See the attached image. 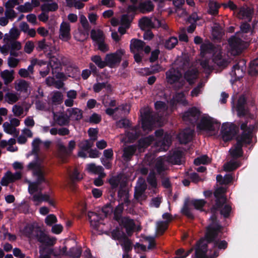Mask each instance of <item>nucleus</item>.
I'll return each mask as SVG.
<instances>
[{
	"label": "nucleus",
	"mask_w": 258,
	"mask_h": 258,
	"mask_svg": "<svg viewBox=\"0 0 258 258\" xmlns=\"http://www.w3.org/2000/svg\"><path fill=\"white\" fill-rule=\"evenodd\" d=\"M210 220L205 239L202 238L197 243L196 258H216L219 255V250H224L228 247V242L221 239L223 227L215 215L211 216Z\"/></svg>",
	"instance_id": "f257e3e1"
},
{
	"label": "nucleus",
	"mask_w": 258,
	"mask_h": 258,
	"mask_svg": "<svg viewBox=\"0 0 258 258\" xmlns=\"http://www.w3.org/2000/svg\"><path fill=\"white\" fill-rule=\"evenodd\" d=\"M206 203L207 202L203 199H192L189 200V199H186L181 209V213L188 218L193 219H194V216L188 207V204H189L194 206L195 209L202 211H203V207Z\"/></svg>",
	"instance_id": "f03ea898"
},
{
	"label": "nucleus",
	"mask_w": 258,
	"mask_h": 258,
	"mask_svg": "<svg viewBox=\"0 0 258 258\" xmlns=\"http://www.w3.org/2000/svg\"><path fill=\"white\" fill-rule=\"evenodd\" d=\"M220 125V123L215 120L212 117L209 116H203L197 125V129L200 131L213 132H215Z\"/></svg>",
	"instance_id": "7ed1b4c3"
},
{
	"label": "nucleus",
	"mask_w": 258,
	"mask_h": 258,
	"mask_svg": "<svg viewBox=\"0 0 258 258\" xmlns=\"http://www.w3.org/2000/svg\"><path fill=\"white\" fill-rule=\"evenodd\" d=\"M124 53L125 50L124 49H119L114 53L107 54L105 57L106 66L110 68H113L118 66Z\"/></svg>",
	"instance_id": "20e7f679"
},
{
	"label": "nucleus",
	"mask_w": 258,
	"mask_h": 258,
	"mask_svg": "<svg viewBox=\"0 0 258 258\" xmlns=\"http://www.w3.org/2000/svg\"><path fill=\"white\" fill-rule=\"evenodd\" d=\"M238 131V127L233 123H223L221 131L223 140L226 142L231 141L236 136Z\"/></svg>",
	"instance_id": "39448f33"
},
{
	"label": "nucleus",
	"mask_w": 258,
	"mask_h": 258,
	"mask_svg": "<svg viewBox=\"0 0 258 258\" xmlns=\"http://www.w3.org/2000/svg\"><path fill=\"white\" fill-rule=\"evenodd\" d=\"M245 64L246 61L244 59H242L240 60L232 67V71L230 73L232 78L230 80L232 84L243 78L244 74L243 68L245 67Z\"/></svg>",
	"instance_id": "423d86ee"
},
{
	"label": "nucleus",
	"mask_w": 258,
	"mask_h": 258,
	"mask_svg": "<svg viewBox=\"0 0 258 258\" xmlns=\"http://www.w3.org/2000/svg\"><path fill=\"white\" fill-rule=\"evenodd\" d=\"M201 114L200 110L196 107L189 108L184 112L182 118L183 121L191 124H195L199 120Z\"/></svg>",
	"instance_id": "0eeeda50"
},
{
	"label": "nucleus",
	"mask_w": 258,
	"mask_h": 258,
	"mask_svg": "<svg viewBox=\"0 0 258 258\" xmlns=\"http://www.w3.org/2000/svg\"><path fill=\"white\" fill-rule=\"evenodd\" d=\"M156 137L159 138L157 145L160 146L164 150H167L171 144V137L167 134H164L163 129H159L155 132Z\"/></svg>",
	"instance_id": "6e6552de"
},
{
	"label": "nucleus",
	"mask_w": 258,
	"mask_h": 258,
	"mask_svg": "<svg viewBox=\"0 0 258 258\" xmlns=\"http://www.w3.org/2000/svg\"><path fill=\"white\" fill-rule=\"evenodd\" d=\"M33 237L37 239L39 242L46 246H53L56 240L55 238H50L43 231L39 228L35 230Z\"/></svg>",
	"instance_id": "1a4fd4ad"
},
{
	"label": "nucleus",
	"mask_w": 258,
	"mask_h": 258,
	"mask_svg": "<svg viewBox=\"0 0 258 258\" xmlns=\"http://www.w3.org/2000/svg\"><path fill=\"white\" fill-rule=\"evenodd\" d=\"M142 116V127L144 131H151L155 123V118L149 111H145Z\"/></svg>",
	"instance_id": "9d476101"
},
{
	"label": "nucleus",
	"mask_w": 258,
	"mask_h": 258,
	"mask_svg": "<svg viewBox=\"0 0 258 258\" xmlns=\"http://www.w3.org/2000/svg\"><path fill=\"white\" fill-rule=\"evenodd\" d=\"M246 97L244 95H241L237 100L236 106L237 114L239 117H244L249 112V110L246 106Z\"/></svg>",
	"instance_id": "9b49d317"
},
{
	"label": "nucleus",
	"mask_w": 258,
	"mask_h": 258,
	"mask_svg": "<svg viewBox=\"0 0 258 258\" xmlns=\"http://www.w3.org/2000/svg\"><path fill=\"white\" fill-rule=\"evenodd\" d=\"M225 188L222 186L217 188L214 192V196L216 199L215 205L217 208L220 207L227 202V198L225 195Z\"/></svg>",
	"instance_id": "f8f14e48"
},
{
	"label": "nucleus",
	"mask_w": 258,
	"mask_h": 258,
	"mask_svg": "<svg viewBox=\"0 0 258 258\" xmlns=\"http://www.w3.org/2000/svg\"><path fill=\"white\" fill-rule=\"evenodd\" d=\"M88 219L90 221L91 226L94 229H98L100 223V221L103 220L105 217L104 214H97L94 212L89 211L87 214Z\"/></svg>",
	"instance_id": "ddd939ff"
},
{
	"label": "nucleus",
	"mask_w": 258,
	"mask_h": 258,
	"mask_svg": "<svg viewBox=\"0 0 258 258\" xmlns=\"http://www.w3.org/2000/svg\"><path fill=\"white\" fill-rule=\"evenodd\" d=\"M154 5L150 0H144L140 2L138 4V12L143 14L153 12Z\"/></svg>",
	"instance_id": "4468645a"
},
{
	"label": "nucleus",
	"mask_w": 258,
	"mask_h": 258,
	"mask_svg": "<svg viewBox=\"0 0 258 258\" xmlns=\"http://www.w3.org/2000/svg\"><path fill=\"white\" fill-rule=\"evenodd\" d=\"M231 210V206L229 204H226V203L222 205V206L219 208H217L216 207V205H214L211 208V211L212 213V216L214 214L216 216H217L215 212L217 211H220V214L223 216L224 218H228L230 216ZM216 217L217 218V217Z\"/></svg>",
	"instance_id": "2eb2a0df"
},
{
	"label": "nucleus",
	"mask_w": 258,
	"mask_h": 258,
	"mask_svg": "<svg viewBox=\"0 0 258 258\" xmlns=\"http://www.w3.org/2000/svg\"><path fill=\"white\" fill-rule=\"evenodd\" d=\"M167 82L170 84L178 82L181 78V74L178 70L171 68L166 73Z\"/></svg>",
	"instance_id": "dca6fc26"
},
{
	"label": "nucleus",
	"mask_w": 258,
	"mask_h": 258,
	"mask_svg": "<svg viewBox=\"0 0 258 258\" xmlns=\"http://www.w3.org/2000/svg\"><path fill=\"white\" fill-rule=\"evenodd\" d=\"M253 14V9L248 7H242L237 12V15L239 19L246 20L248 22H251Z\"/></svg>",
	"instance_id": "f3484780"
},
{
	"label": "nucleus",
	"mask_w": 258,
	"mask_h": 258,
	"mask_svg": "<svg viewBox=\"0 0 258 258\" xmlns=\"http://www.w3.org/2000/svg\"><path fill=\"white\" fill-rule=\"evenodd\" d=\"M120 224L125 229L126 232L131 235L134 231L135 223L133 219L128 217H123L119 221Z\"/></svg>",
	"instance_id": "a211bd4d"
},
{
	"label": "nucleus",
	"mask_w": 258,
	"mask_h": 258,
	"mask_svg": "<svg viewBox=\"0 0 258 258\" xmlns=\"http://www.w3.org/2000/svg\"><path fill=\"white\" fill-rule=\"evenodd\" d=\"M70 31L71 28L69 23L62 22L60 25L59 30L60 38L66 41L69 40L71 38Z\"/></svg>",
	"instance_id": "6ab92c4d"
},
{
	"label": "nucleus",
	"mask_w": 258,
	"mask_h": 258,
	"mask_svg": "<svg viewBox=\"0 0 258 258\" xmlns=\"http://www.w3.org/2000/svg\"><path fill=\"white\" fill-rule=\"evenodd\" d=\"M242 42L243 41L240 38L235 36L231 37L228 40V43L232 50H235L237 53L241 51Z\"/></svg>",
	"instance_id": "aec40b11"
},
{
	"label": "nucleus",
	"mask_w": 258,
	"mask_h": 258,
	"mask_svg": "<svg viewBox=\"0 0 258 258\" xmlns=\"http://www.w3.org/2000/svg\"><path fill=\"white\" fill-rule=\"evenodd\" d=\"M194 131L190 128H186L180 134L179 139L181 144H186L192 140Z\"/></svg>",
	"instance_id": "412c9836"
},
{
	"label": "nucleus",
	"mask_w": 258,
	"mask_h": 258,
	"mask_svg": "<svg viewBox=\"0 0 258 258\" xmlns=\"http://www.w3.org/2000/svg\"><path fill=\"white\" fill-rule=\"evenodd\" d=\"M69 113V117L70 120L79 121L83 117V112L82 110L78 108H71L67 110Z\"/></svg>",
	"instance_id": "4be33fe9"
},
{
	"label": "nucleus",
	"mask_w": 258,
	"mask_h": 258,
	"mask_svg": "<svg viewBox=\"0 0 258 258\" xmlns=\"http://www.w3.org/2000/svg\"><path fill=\"white\" fill-rule=\"evenodd\" d=\"M136 151V147L134 145L128 146L123 149L122 158L125 162H128L131 160L133 156Z\"/></svg>",
	"instance_id": "5701e85b"
},
{
	"label": "nucleus",
	"mask_w": 258,
	"mask_h": 258,
	"mask_svg": "<svg viewBox=\"0 0 258 258\" xmlns=\"http://www.w3.org/2000/svg\"><path fill=\"white\" fill-rule=\"evenodd\" d=\"M182 153L180 151H174L172 155L167 157V161L174 165H180Z\"/></svg>",
	"instance_id": "b1692460"
},
{
	"label": "nucleus",
	"mask_w": 258,
	"mask_h": 258,
	"mask_svg": "<svg viewBox=\"0 0 258 258\" xmlns=\"http://www.w3.org/2000/svg\"><path fill=\"white\" fill-rule=\"evenodd\" d=\"M76 145V142L74 140H71L69 143L68 148L64 145L60 144L59 146V150L66 155H70L75 148Z\"/></svg>",
	"instance_id": "393cba45"
},
{
	"label": "nucleus",
	"mask_w": 258,
	"mask_h": 258,
	"mask_svg": "<svg viewBox=\"0 0 258 258\" xmlns=\"http://www.w3.org/2000/svg\"><path fill=\"white\" fill-rule=\"evenodd\" d=\"M87 169L89 173L99 174L101 176L103 173L104 169L101 166H96L94 163H90L87 165Z\"/></svg>",
	"instance_id": "a878e982"
},
{
	"label": "nucleus",
	"mask_w": 258,
	"mask_h": 258,
	"mask_svg": "<svg viewBox=\"0 0 258 258\" xmlns=\"http://www.w3.org/2000/svg\"><path fill=\"white\" fill-rule=\"evenodd\" d=\"M145 45V43L143 41L137 39H133L131 41L130 49L132 52H133V49L137 51H140L143 50Z\"/></svg>",
	"instance_id": "bb28decb"
},
{
	"label": "nucleus",
	"mask_w": 258,
	"mask_h": 258,
	"mask_svg": "<svg viewBox=\"0 0 258 258\" xmlns=\"http://www.w3.org/2000/svg\"><path fill=\"white\" fill-rule=\"evenodd\" d=\"M184 79L190 85L195 83V81L197 77V72L194 70L187 71L184 75Z\"/></svg>",
	"instance_id": "cd10ccee"
},
{
	"label": "nucleus",
	"mask_w": 258,
	"mask_h": 258,
	"mask_svg": "<svg viewBox=\"0 0 258 258\" xmlns=\"http://www.w3.org/2000/svg\"><path fill=\"white\" fill-rule=\"evenodd\" d=\"M155 140V138L153 136H149L146 137L142 138L139 141V146L140 148H146L151 145Z\"/></svg>",
	"instance_id": "c85d7f7f"
},
{
	"label": "nucleus",
	"mask_w": 258,
	"mask_h": 258,
	"mask_svg": "<svg viewBox=\"0 0 258 258\" xmlns=\"http://www.w3.org/2000/svg\"><path fill=\"white\" fill-rule=\"evenodd\" d=\"M252 128H249L247 131L242 132L238 138L242 140V142H244L245 144L250 145L252 141Z\"/></svg>",
	"instance_id": "c756f323"
},
{
	"label": "nucleus",
	"mask_w": 258,
	"mask_h": 258,
	"mask_svg": "<svg viewBox=\"0 0 258 258\" xmlns=\"http://www.w3.org/2000/svg\"><path fill=\"white\" fill-rule=\"evenodd\" d=\"M155 168L158 175H164V172L166 169L164 161L161 159H158L155 165Z\"/></svg>",
	"instance_id": "7c9ffc66"
},
{
	"label": "nucleus",
	"mask_w": 258,
	"mask_h": 258,
	"mask_svg": "<svg viewBox=\"0 0 258 258\" xmlns=\"http://www.w3.org/2000/svg\"><path fill=\"white\" fill-rule=\"evenodd\" d=\"M58 5L56 3H45L41 6V10L43 12L48 13L54 12L58 9Z\"/></svg>",
	"instance_id": "2f4dec72"
},
{
	"label": "nucleus",
	"mask_w": 258,
	"mask_h": 258,
	"mask_svg": "<svg viewBox=\"0 0 258 258\" xmlns=\"http://www.w3.org/2000/svg\"><path fill=\"white\" fill-rule=\"evenodd\" d=\"M91 38L97 43L104 40L103 33L100 30L96 31L95 30L93 29L91 31Z\"/></svg>",
	"instance_id": "473e14b6"
},
{
	"label": "nucleus",
	"mask_w": 258,
	"mask_h": 258,
	"mask_svg": "<svg viewBox=\"0 0 258 258\" xmlns=\"http://www.w3.org/2000/svg\"><path fill=\"white\" fill-rule=\"evenodd\" d=\"M29 87V84L24 80H20L16 84L15 89L17 91L27 93Z\"/></svg>",
	"instance_id": "72a5a7b5"
},
{
	"label": "nucleus",
	"mask_w": 258,
	"mask_h": 258,
	"mask_svg": "<svg viewBox=\"0 0 258 258\" xmlns=\"http://www.w3.org/2000/svg\"><path fill=\"white\" fill-rule=\"evenodd\" d=\"M134 18V15H129L128 14L122 15L120 19L121 25L129 28Z\"/></svg>",
	"instance_id": "f704fd0d"
},
{
	"label": "nucleus",
	"mask_w": 258,
	"mask_h": 258,
	"mask_svg": "<svg viewBox=\"0 0 258 258\" xmlns=\"http://www.w3.org/2000/svg\"><path fill=\"white\" fill-rule=\"evenodd\" d=\"M147 181L153 188L157 187V180L156 173L154 171H151L147 178Z\"/></svg>",
	"instance_id": "c9c22d12"
},
{
	"label": "nucleus",
	"mask_w": 258,
	"mask_h": 258,
	"mask_svg": "<svg viewBox=\"0 0 258 258\" xmlns=\"http://www.w3.org/2000/svg\"><path fill=\"white\" fill-rule=\"evenodd\" d=\"M177 43V38L174 36H171L165 40L164 42V47L168 50H171L175 47Z\"/></svg>",
	"instance_id": "e433bc0d"
},
{
	"label": "nucleus",
	"mask_w": 258,
	"mask_h": 258,
	"mask_svg": "<svg viewBox=\"0 0 258 258\" xmlns=\"http://www.w3.org/2000/svg\"><path fill=\"white\" fill-rule=\"evenodd\" d=\"M1 75V77L4 81V84L6 85L11 83L14 79L13 73L10 72L7 70H5L3 72H2Z\"/></svg>",
	"instance_id": "4c0bfd02"
},
{
	"label": "nucleus",
	"mask_w": 258,
	"mask_h": 258,
	"mask_svg": "<svg viewBox=\"0 0 258 258\" xmlns=\"http://www.w3.org/2000/svg\"><path fill=\"white\" fill-rule=\"evenodd\" d=\"M248 73L251 76H254L258 74V58L250 61Z\"/></svg>",
	"instance_id": "58836bf2"
},
{
	"label": "nucleus",
	"mask_w": 258,
	"mask_h": 258,
	"mask_svg": "<svg viewBox=\"0 0 258 258\" xmlns=\"http://www.w3.org/2000/svg\"><path fill=\"white\" fill-rule=\"evenodd\" d=\"M139 25L142 29L149 28L153 26V22L150 18L147 16H144L140 19Z\"/></svg>",
	"instance_id": "ea45409f"
},
{
	"label": "nucleus",
	"mask_w": 258,
	"mask_h": 258,
	"mask_svg": "<svg viewBox=\"0 0 258 258\" xmlns=\"http://www.w3.org/2000/svg\"><path fill=\"white\" fill-rule=\"evenodd\" d=\"M240 166V164L237 161H229L224 164L223 166L224 170L225 171H232Z\"/></svg>",
	"instance_id": "a19ab883"
},
{
	"label": "nucleus",
	"mask_w": 258,
	"mask_h": 258,
	"mask_svg": "<svg viewBox=\"0 0 258 258\" xmlns=\"http://www.w3.org/2000/svg\"><path fill=\"white\" fill-rule=\"evenodd\" d=\"M123 203H120L115 207L113 212V215L114 219L116 221L119 222V221L122 218L121 215L123 212Z\"/></svg>",
	"instance_id": "79ce46f5"
},
{
	"label": "nucleus",
	"mask_w": 258,
	"mask_h": 258,
	"mask_svg": "<svg viewBox=\"0 0 258 258\" xmlns=\"http://www.w3.org/2000/svg\"><path fill=\"white\" fill-rule=\"evenodd\" d=\"M220 6L217 2H210L208 12L209 14L216 16L218 14Z\"/></svg>",
	"instance_id": "37998d69"
},
{
	"label": "nucleus",
	"mask_w": 258,
	"mask_h": 258,
	"mask_svg": "<svg viewBox=\"0 0 258 258\" xmlns=\"http://www.w3.org/2000/svg\"><path fill=\"white\" fill-rule=\"evenodd\" d=\"M34 175L37 176L36 180L35 181L38 185H40L42 183H47V181L44 177L43 172L41 169L36 170Z\"/></svg>",
	"instance_id": "c03bdc74"
},
{
	"label": "nucleus",
	"mask_w": 258,
	"mask_h": 258,
	"mask_svg": "<svg viewBox=\"0 0 258 258\" xmlns=\"http://www.w3.org/2000/svg\"><path fill=\"white\" fill-rule=\"evenodd\" d=\"M213 61L219 67H225L227 65V61L222 58L220 53L213 56Z\"/></svg>",
	"instance_id": "a18cd8bd"
},
{
	"label": "nucleus",
	"mask_w": 258,
	"mask_h": 258,
	"mask_svg": "<svg viewBox=\"0 0 258 258\" xmlns=\"http://www.w3.org/2000/svg\"><path fill=\"white\" fill-rule=\"evenodd\" d=\"M91 60L95 63L99 68L103 69L106 66V60H102L100 55H94L91 58Z\"/></svg>",
	"instance_id": "49530a36"
},
{
	"label": "nucleus",
	"mask_w": 258,
	"mask_h": 258,
	"mask_svg": "<svg viewBox=\"0 0 258 258\" xmlns=\"http://www.w3.org/2000/svg\"><path fill=\"white\" fill-rule=\"evenodd\" d=\"M47 65H49V68H51L52 73L54 75L55 73L54 70L59 68V64L58 59L54 56L51 57Z\"/></svg>",
	"instance_id": "de8ad7c7"
},
{
	"label": "nucleus",
	"mask_w": 258,
	"mask_h": 258,
	"mask_svg": "<svg viewBox=\"0 0 258 258\" xmlns=\"http://www.w3.org/2000/svg\"><path fill=\"white\" fill-rule=\"evenodd\" d=\"M34 226L32 225H27L23 229L24 234L28 238L33 237V234L35 233Z\"/></svg>",
	"instance_id": "09e8293b"
},
{
	"label": "nucleus",
	"mask_w": 258,
	"mask_h": 258,
	"mask_svg": "<svg viewBox=\"0 0 258 258\" xmlns=\"http://www.w3.org/2000/svg\"><path fill=\"white\" fill-rule=\"evenodd\" d=\"M201 53L205 54L211 53L214 49L213 45L211 43H202L200 47Z\"/></svg>",
	"instance_id": "8fccbe9b"
},
{
	"label": "nucleus",
	"mask_w": 258,
	"mask_h": 258,
	"mask_svg": "<svg viewBox=\"0 0 258 258\" xmlns=\"http://www.w3.org/2000/svg\"><path fill=\"white\" fill-rule=\"evenodd\" d=\"M139 127L135 126L131 132H128L127 135L129 139L135 140L140 136V132L139 130Z\"/></svg>",
	"instance_id": "3c124183"
},
{
	"label": "nucleus",
	"mask_w": 258,
	"mask_h": 258,
	"mask_svg": "<svg viewBox=\"0 0 258 258\" xmlns=\"http://www.w3.org/2000/svg\"><path fill=\"white\" fill-rule=\"evenodd\" d=\"M33 201L34 202H41L42 201L48 202L49 201L50 196L47 194H42L41 193L35 194L33 196Z\"/></svg>",
	"instance_id": "603ef678"
},
{
	"label": "nucleus",
	"mask_w": 258,
	"mask_h": 258,
	"mask_svg": "<svg viewBox=\"0 0 258 258\" xmlns=\"http://www.w3.org/2000/svg\"><path fill=\"white\" fill-rule=\"evenodd\" d=\"M120 179L118 176H112L108 179V182L110 185V188L117 189L120 183Z\"/></svg>",
	"instance_id": "864d4df0"
},
{
	"label": "nucleus",
	"mask_w": 258,
	"mask_h": 258,
	"mask_svg": "<svg viewBox=\"0 0 258 258\" xmlns=\"http://www.w3.org/2000/svg\"><path fill=\"white\" fill-rule=\"evenodd\" d=\"M5 98L6 101L9 104L14 103L19 99L16 94L10 92H8L6 94Z\"/></svg>",
	"instance_id": "5fc2aeb1"
},
{
	"label": "nucleus",
	"mask_w": 258,
	"mask_h": 258,
	"mask_svg": "<svg viewBox=\"0 0 258 258\" xmlns=\"http://www.w3.org/2000/svg\"><path fill=\"white\" fill-rule=\"evenodd\" d=\"M210 162L209 158L207 155H203L199 157L196 158L194 160V164L196 165L199 166L201 164H206Z\"/></svg>",
	"instance_id": "6e6d98bb"
},
{
	"label": "nucleus",
	"mask_w": 258,
	"mask_h": 258,
	"mask_svg": "<svg viewBox=\"0 0 258 258\" xmlns=\"http://www.w3.org/2000/svg\"><path fill=\"white\" fill-rule=\"evenodd\" d=\"M93 146V143L89 140H85L82 141L79 145L81 150L87 151L90 150Z\"/></svg>",
	"instance_id": "4d7b16f0"
},
{
	"label": "nucleus",
	"mask_w": 258,
	"mask_h": 258,
	"mask_svg": "<svg viewBox=\"0 0 258 258\" xmlns=\"http://www.w3.org/2000/svg\"><path fill=\"white\" fill-rule=\"evenodd\" d=\"M10 36L8 34H6L5 36L4 39H7L10 40V37H11L13 39H17L20 35V33L19 30L17 28H13L10 30Z\"/></svg>",
	"instance_id": "13d9d810"
},
{
	"label": "nucleus",
	"mask_w": 258,
	"mask_h": 258,
	"mask_svg": "<svg viewBox=\"0 0 258 258\" xmlns=\"http://www.w3.org/2000/svg\"><path fill=\"white\" fill-rule=\"evenodd\" d=\"M82 254V250L80 248L72 247L70 249L68 255L74 258H79Z\"/></svg>",
	"instance_id": "bf43d9fd"
},
{
	"label": "nucleus",
	"mask_w": 258,
	"mask_h": 258,
	"mask_svg": "<svg viewBox=\"0 0 258 258\" xmlns=\"http://www.w3.org/2000/svg\"><path fill=\"white\" fill-rule=\"evenodd\" d=\"M70 119L68 115H59L56 119V122L59 125L63 126L68 125Z\"/></svg>",
	"instance_id": "052dcab7"
},
{
	"label": "nucleus",
	"mask_w": 258,
	"mask_h": 258,
	"mask_svg": "<svg viewBox=\"0 0 258 258\" xmlns=\"http://www.w3.org/2000/svg\"><path fill=\"white\" fill-rule=\"evenodd\" d=\"M168 228V223L164 221H161L158 223L157 231L159 234L163 235Z\"/></svg>",
	"instance_id": "680f3d73"
},
{
	"label": "nucleus",
	"mask_w": 258,
	"mask_h": 258,
	"mask_svg": "<svg viewBox=\"0 0 258 258\" xmlns=\"http://www.w3.org/2000/svg\"><path fill=\"white\" fill-rule=\"evenodd\" d=\"M3 126L4 131L8 134L12 135L16 131V128L8 122H4Z\"/></svg>",
	"instance_id": "e2e57ef3"
},
{
	"label": "nucleus",
	"mask_w": 258,
	"mask_h": 258,
	"mask_svg": "<svg viewBox=\"0 0 258 258\" xmlns=\"http://www.w3.org/2000/svg\"><path fill=\"white\" fill-rule=\"evenodd\" d=\"M145 190L146 188L144 186H140L138 188H136L134 195V199H136V200L140 201V198L144 194Z\"/></svg>",
	"instance_id": "0e129e2a"
},
{
	"label": "nucleus",
	"mask_w": 258,
	"mask_h": 258,
	"mask_svg": "<svg viewBox=\"0 0 258 258\" xmlns=\"http://www.w3.org/2000/svg\"><path fill=\"white\" fill-rule=\"evenodd\" d=\"M62 100V93L59 91L55 92L52 97V101L55 104H60Z\"/></svg>",
	"instance_id": "69168bd1"
},
{
	"label": "nucleus",
	"mask_w": 258,
	"mask_h": 258,
	"mask_svg": "<svg viewBox=\"0 0 258 258\" xmlns=\"http://www.w3.org/2000/svg\"><path fill=\"white\" fill-rule=\"evenodd\" d=\"M123 250L126 254H127L132 249V242L126 237L124 238V240L122 244Z\"/></svg>",
	"instance_id": "338daca9"
},
{
	"label": "nucleus",
	"mask_w": 258,
	"mask_h": 258,
	"mask_svg": "<svg viewBox=\"0 0 258 258\" xmlns=\"http://www.w3.org/2000/svg\"><path fill=\"white\" fill-rule=\"evenodd\" d=\"M7 172L9 175V179H10V181L12 182L19 180L22 177V174L20 172H16L14 174L12 173L10 171H7Z\"/></svg>",
	"instance_id": "774afa93"
}]
</instances>
